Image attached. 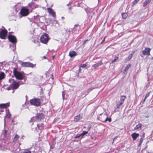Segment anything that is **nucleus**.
Returning <instances> with one entry per match:
<instances>
[{"instance_id":"obj_43","label":"nucleus","mask_w":153,"mask_h":153,"mask_svg":"<svg viewBox=\"0 0 153 153\" xmlns=\"http://www.w3.org/2000/svg\"><path fill=\"white\" fill-rule=\"evenodd\" d=\"M105 37H106L104 38L102 40V42H101V44H102L103 43V42L105 41Z\"/></svg>"},{"instance_id":"obj_54","label":"nucleus","mask_w":153,"mask_h":153,"mask_svg":"<svg viewBox=\"0 0 153 153\" xmlns=\"http://www.w3.org/2000/svg\"><path fill=\"white\" fill-rule=\"evenodd\" d=\"M54 56H53V59L54 58Z\"/></svg>"},{"instance_id":"obj_50","label":"nucleus","mask_w":153,"mask_h":153,"mask_svg":"<svg viewBox=\"0 0 153 153\" xmlns=\"http://www.w3.org/2000/svg\"><path fill=\"white\" fill-rule=\"evenodd\" d=\"M3 63V62H0V64H2Z\"/></svg>"},{"instance_id":"obj_29","label":"nucleus","mask_w":153,"mask_h":153,"mask_svg":"<svg viewBox=\"0 0 153 153\" xmlns=\"http://www.w3.org/2000/svg\"><path fill=\"white\" fill-rule=\"evenodd\" d=\"M122 16L123 19H125L126 18L127 16V14L126 13H122Z\"/></svg>"},{"instance_id":"obj_3","label":"nucleus","mask_w":153,"mask_h":153,"mask_svg":"<svg viewBox=\"0 0 153 153\" xmlns=\"http://www.w3.org/2000/svg\"><path fill=\"white\" fill-rule=\"evenodd\" d=\"M8 38L10 42L13 43L14 50L15 49L16 44L17 42L15 36L12 35H9L8 36Z\"/></svg>"},{"instance_id":"obj_49","label":"nucleus","mask_w":153,"mask_h":153,"mask_svg":"<svg viewBox=\"0 0 153 153\" xmlns=\"http://www.w3.org/2000/svg\"><path fill=\"white\" fill-rule=\"evenodd\" d=\"M146 99H145V98H144V100H143V102L145 101V100H146Z\"/></svg>"},{"instance_id":"obj_1","label":"nucleus","mask_w":153,"mask_h":153,"mask_svg":"<svg viewBox=\"0 0 153 153\" xmlns=\"http://www.w3.org/2000/svg\"><path fill=\"white\" fill-rule=\"evenodd\" d=\"M40 40L41 42L44 44H46L49 40L48 34L46 33H44L41 37Z\"/></svg>"},{"instance_id":"obj_53","label":"nucleus","mask_w":153,"mask_h":153,"mask_svg":"<svg viewBox=\"0 0 153 153\" xmlns=\"http://www.w3.org/2000/svg\"><path fill=\"white\" fill-rule=\"evenodd\" d=\"M62 19H64V17H62Z\"/></svg>"},{"instance_id":"obj_15","label":"nucleus","mask_w":153,"mask_h":153,"mask_svg":"<svg viewBox=\"0 0 153 153\" xmlns=\"http://www.w3.org/2000/svg\"><path fill=\"white\" fill-rule=\"evenodd\" d=\"M29 6H30L32 8H35L37 7H38V5L35 4V3L33 1H32L29 4Z\"/></svg>"},{"instance_id":"obj_45","label":"nucleus","mask_w":153,"mask_h":153,"mask_svg":"<svg viewBox=\"0 0 153 153\" xmlns=\"http://www.w3.org/2000/svg\"><path fill=\"white\" fill-rule=\"evenodd\" d=\"M64 92H62V98H63V99H64Z\"/></svg>"},{"instance_id":"obj_40","label":"nucleus","mask_w":153,"mask_h":153,"mask_svg":"<svg viewBox=\"0 0 153 153\" xmlns=\"http://www.w3.org/2000/svg\"><path fill=\"white\" fill-rule=\"evenodd\" d=\"M145 137V133H143L140 139H142L143 140V138H144Z\"/></svg>"},{"instance_id":"obj_32","label":"nucleus","mask_w":153,"mask_h":153,"mask_svg":"<svg viewBox=\"0 0 153 153\" xmlns=\"http://www.w3.org/2000/svg\"><path fill=\"white\" fill-rule=\"evenodd\" d=\"M134 51H133L132 52V53L129 55L128 57V59L129 60L133 56V53H134Z\"/></svg>"},{"instance_id":"obj_21","label":"nucleus","mask_w":153,"mask_h":153,"mask_svg":"<svg viewBox=\"0 0 153 153\" xmlns=\"http://www.w3.org/2000/svg\"><path fill=\"white\" fill-rule=\"evenodd\" d=\"M36 117L38 119L41 120L44 118V115L42 113H39L37 115Z\"/></svg>"},{"instance_id":"obj_30","label":"nucleus","mask_w":153,"mask_h":153,"mask_svg":"<svg viewBox=\"0 0 153 153\" xmlns=\"http://www.w3.org/2000/svg\"><path fill=\"white\" fill-rule=\"evenodd\" d=\"M22 81H20L19 82V83L20 84L22 85L23 84H24L25 83V82L26 81V79H25V78H24L23 80H22Z\"/></svg>"},{"instance_id":"obj_20","label":"nucleus","mask_w":153,"mask_h":153,"mask_svg":"<svg viewBox=\"0 0 153 153\" xmlns=\"http://www.w3.org/2000/svg\"><path fill=\"white\" fill-rule=\"evenodd\" d=\"M76 54V53L74 51H71L69 53V56L71 58L74 57Z\"/></svg>"},{"instance_id":"obj_22","label":"nucleus","mask_w":153,"mask_h":153,"mask_svg":"<svg viewBox=\"0 0 153 153\" xmlns=\"http://www.w3.org/2000/svg\"><path fill=\"white\" fill-rule=\"evenodd\" d=\"M37 127H35V129L36 130H38V129L39 130H42L43 128V124H41L40 125L37 124Z\"/></svg>"},{"instance_id":"obj_27","label":"nucleus","mask_w":153,"mask_h":153,"mask_svg":"<svg viewBox=\"0 0 153 153\" xmlns=\"http://www.w3.org/2000/svg\"><path fill=\"white\" fill-rule=\"evenodd\" d=\"M4 76V74L3 72H1L0 74V80L2 79Z\"/></svg>"},{"instance_id":"obj_18","label":"nucleus","mask_w":153,"mask_h":153,"mask_svg":"<svg viewBox=\"0 0 153 153\" xmlns=\"http://www.w3.org/2000/svg\"><path fill=\"white\" fill-rule=\"evenodd\" d=\"M139 134L136 133H134L131 134V136L133 138V140H134L139 136Z\"/></svg>"},{"instance_id":"obj_38","label":"nucleus","mask_w":153,"mask_h":153,"mask_svg":"<svg viewBox=\"0 0 153 153\" xmlns=\"http://www.w3.org/2000/svg\"><path fill=\"white\" fill-rule=\"evenodd\" d=\"M149 95V93H147L145 96V99H146Z\"/></svg>"},{"instance_id":"obj_2","label":"nucleus","mask_w":153,"mask_h":153,"mask_svg":"<svg viewBox=\"0 0 153 153\" xmlns=\"http://www.w3.org/2000/svg\"><path fill=\"white\" fill-rule=\"evenodd\" d=\"M13 74L16 79H18L23 80L25 78V76L23 75L16 70L14 71Z\"/></svg>"},{"instance_id":"obj_10","label":"nucleus","mask_w":153,"mask_h":153,"mask_svg":"<svg viewBox=\"0 0 153 153\" xmlns=\"http://www.w3.org/2000/svg\"><path fill=\"white\" fill-rule=\"evenodd\" d=\"M104 117H105V119H102V121L103 122H106L108 121L109 122H111V118H108V116L107 114H104L103 115Z\"/></svg>"},{"instance_id":"obj_39","label":"nucleus","mask_w":153,"mask_h":153,"mask_svg":"<svg viewBox=\"0 0 153 153\" xmlns=\"http://www.w3.org/2000/svg\"><path fill=\"white\" fill-rule=\"evenodd\" d=\"M31 152L30 151L27 150V151H24L22 153H31Z\"/></svg>"},{"instance_id":"obj_5","label":"nucleus","mask_w":153,"mask_h":153,"mask_svg":"<svg viewBox=\"0 0 153 153\" xmlns=\"http://www.w3.org/2000/svg\"><path fill=\"white\" fill-rule=\"evenodd\" d=\"M30 102L32 104L36 106L40 105V100L38 99H32L30 100Z\"/></svg>"},{"instance_id":"obj_47","label":"nucleus","mask_w":153,"mask_h":153,"mask_svg":"<svg viewBox=\"0 0 153 153\" xmlns=\"http://www.w3.org/2000/svg\"><path fill=\"white\" fill-rule=\"evenodd\" d=\"M43 57L45 59H46V57L45 56H43Z\"/></svg>"},{"instance_id":"obj_31","label":"nucleus","mask_w":153,"mask_h":153,"mask_svg":"<svg viewBox=\"0 0 153 153\" xmlns=\"http://www.w3.org/2000/svg\"><path fill=\"white\" fill-rule=\"evenodd\" d=\"M118 57L115 56L114 57V59L111 62V63H114V62H116L117 60H118Z\"/></svg>"},{"instance_id":"obj_6","label":"nucleus","mask_w":153,"mask_h":153,"mask_svg":"<svg viewBox=\"0 0 153 153\" xmlns=\"http://www.w3.org/2000/svg\"><path fill=\"white\" fill-rule=\"evenodd\" d=\"M20 13L23 16H27L29 13V10L25 7L21 9Z\"/></svg>"},{"instance_id":"obj_26","label":"nucleus","mask_w":153,"mask_h":153,"mask_svg":"<svg viewBox=\"0 0 153 153\" xmlns=\"http://www.w3.org/2000/svg\"><path fill=\"white\" fill-rule=\"evenodd\" d=\"M142 126V125L141 124H139L137 125L134 128L135 130L139 129H140Z\"/></svg>"},{"instance_id":"obj_11","label":"nucleus","mask_w":153,"mask_h":153,"mask_svg":"<svg viewBox=\"0 0 153 153\" xmlns=\"http://www.w3.org/2000/svg\"><path fill=\"white\" fill-rule=\"evenodd\" d=\"M47 9L49 13L52 15L53 17L55 18L56 16L55 12L51 8H48Z\"/></svg>"},{"instance_id":"obj_24","label":"nucleus","mask_w":153,"mask_h":153,"mask_svg":"<svg viewBox=\"0 0 153 153\" xmlns=\"http://www.w3.org/2000/svg\"><path fill=\"white\" fill-rule=\"evenodd\" d=\"M8 112L7 113V114H6V115L5 116V117H4V123L5 122V119L7 118H9L10 117H11V114L9 112V110H8Z\"/></svg>"},{"instance_id":"obj_8","label":"nucleus","mask_w":153,"mask_h":153,"mask_svg":"<svg viewBox=\"0 0 153 153\" xmlns=\"http://www.w3.org/2000/svg\"><path fill=\"white\" fill-rule=\"evenodd\" d=\"M22 66L23 67L33 68L35 65L30 62H23L22 63Z\"/></svg>"},{"instance_id":"obj_46","label":"nucleus","mask_w":153,"mask_h":153,"mask_svg":"<svg viewBox=\"0 0 153 153\" xmlns=\"http://www.w3.org/2000/svg\"><path fill=\"white\" fill-rule=\"evenodd\" d=\"M81 69L80 68H79V73H81Z\"/></svg>"},{"instance_id":"obj_14","label":"nucleus","mask_w":153,"mask_h":153,"mask_svg":"<svg viewBox=\"0 0 153 153\" xmlns=\"http://www.w3.org/2000/svg\"><path fill=\"white\" fill-rule=\"evenodd\" d=\"M80 28V27L78 24L75 25L73 28L72 30L73 32H75L78 30Z\"/></svg>"},{"instance_id":"obj_42","label":"nucleus","mask_w":153,"mask_h":153,"mask_svg":"<svg viewBox=\"0 0 153 153\" xmlns=\"http://www.w3.org/2000/svg\"><path fill=\"white\" fill-rule=\"evenodd\" d=\"M103 114H100V115H102V117H101V119H105V117H104L103 116Z\"/></svg>"},{"instance_id":"obj_35","label":"nucleus","mask_w":153,"mask_h":153,"mask_svg":"<svg viewBox=\"0 0 153 153\" xmlns=\"http://www.w3.org/2000/svg\"><path fill=\"white\" fill-rule=\"evenodd\" d=\"M139 0H134L132 2V4L133 5H135L136 4L138 1H139Z\"/></svg>"},{"instance_id":"obj_13","label":"nucleus","mask_w":153,"mask_h":153,"mask_svg":"<svg viewBox=\"0 0 153 153\" xmlns=\"http://www.w3.org/2000/svg\"><path fill=\"white\" fill-rule=\"evenodd\" d=\"M10 103L7 102L6 103L0 104V108H5L9 106Z\"/></svg>"},{"instance_id":"obj_25","label":"nucleus","mask_w":153,"mask_h":153,"mask_svg":"<svg viewBox=\"0 0 153 153\" xmlns=\"http://www.w3.org/2000/svg\"><path fill=\"white\" fill-rule=\"evenodd\" d=\"M36 117H33L31 118L30 120V123H32L30 125H31L33 124V122H35L36 121Z\"/></svg>"},{"instance_id":"obj_52","label":"nucleus","mask_w":153,"mask_h":153,"mask_svg":"<svg viewBox=\"0 0 153 153\" xmlns=\"http://www.w3.org/2000/svg\"><path fill=\"white\" fill-rule=\"evenodd\" d=\"M149 117V116H146V117L147 118V117Z\"/></svg>"},{"instance_id":"obj_23","label":"nucleus","mask_w":153,"mask_h":153,"mask_svg":"<svg viewBox=\"0 0 153 153\" xmlns=\"http://www.w3.org/2000/svg\"><path fill=\"white\" fill-rule=\"evenodd\" d=\"M152 0H146L143 3V6L145 7L148 4L150 3Z\"/></svg>"},{"instance_id":"obj_12","label":"nucleus","mask_w":153,"mask_h":153,"mask_svg":"<svg viewBox=\"0 0 153 153\" xmlns=\"http://www.w3.org/2000/svg\"><path fill=\"white\" fill-rule=\"evenodd\" d=\"M151 49L149 48H146L143 51V53L144 55H150V52Z\"/></svg>"},{"instance_id":"obj_48","label":"nucleus","mask_w":153,"mask_h":153,"mask_svg":"<svg viewBox=\"0 0 153 153\" xmlns=\"http://www.w3.org/2000/svg\"><path fill=\"white\" fill-rule=\"evenodd\" d=\"M14 120H11V122L12 123H13V122H14Z\"/></svg>"},{"instance_id":"obj_55","label":"nucleus","mask_w":153,"mask_h":153,"mask_svg":"<svg viewBox=\"0 0 153 153\" xmlns=\"http://www.w3.org/2000/svg\"><path fill=\"white\" fill-rule=\"evenodd\" d=\"M52 79H53V78L52 77Z\"/></svg>"},{"instance_id":"obj_16","label":"nucleus","mask_w":153,"mask_h":153,"mask_svg":"<svg viewBox=\"0 0 153 153\" xmlns=\"http://www.w3.org/2000/svg\"><path fill=\"white\" fill-rule=\"evenodd\" d=\"M102 64V61H100L98 63L94 64L93 65V67H94L95 69H96L100 65Z\"/></svg>"},{"instance_id":"obj_36","label":"nucleus","mask_w":153,"mask_h":153,"mask_svg":"<svg viewBox=\"0 0 153 153\" xmlns=\"http://www.w3.org/2000/svg\"><path fill=\"white\" fill-rule=\"evenodd\" d=\"M87 65L86 64H84L82 65H80V67L82 68H85L86 67Z\"/></svg>"},{"instance_id":"obj_37","label":"nucleus","mask_w":153,"mask_h":153,"mask_svg":"<svg viewBox=\"0 0 153 153\" xmlns=\"http://www.w3.org/2000/svg\"><path fill=\"white\" fill-rule=\"evenodd\" d=\"M143 139H140V141H139V146H140L142 143V142L143 141Z\"/></svg>"},{"instance_id":"obj_19","label":"nucleus","mask_w":153,"mask_h":153,"mask_svg":"<svg viewBox=\"0 0 153 153\" xmlns=\"http://www.w3.org/2000/svg\"><path fill=\"white\" fill-rule=\"evenodd\" d=\"M82 118V117L80 115H78L76 116L75 117L74 121L75 122H77L81 120Z\"/></svg>"},{"instance_id":"obj_7","label":"nucleus","mask_w":153,"mask_h":153,"mask_svg":"<svg viewBox=\"0 0 153 153\" xmlns=\"http://www.w3.org/2000/svg\"><path fill=\"white\" fill-rule=\"evenodd\" d=\"M11 80L13 81V82L11 84L10 86L11 88L13 89H16L19 86V83L17 82L13 79H9V81L11 82Z\"/></svg>"},{"instance_id":"obj_34","label":"nucleus","mask_w":153,"mask_h":153,"mask_svg":"<svg viewBox=\"0 0 153 153\" xmlns=\"http://www.w3.org/2000/svg\"><path fill=\"white\" fill-rule=\"evenodd\" d=\"M34 19L35 20H39V15H37L36 16H34Z\"/></svg>"},{"instance_id":"obj_17","label":"nucleus","mask_w":153,"mask_h":153,"mask_svg":"<svg viewBox=\"0 0 153 153\" xmlns=\"http://www.w3.org/2000/svg\"><path fill=\"white\" fill-rule=\"evenodd\" d=\"M88 133V131H84L82 132L79 135H77L76 137V138H79L80 137H82L84 135L87 134Z\"/></svg>"},{"instance_id":"obj_9","label":"nucleus","mask_w":153,"mask_h":153,"mask_svg":"<svg viewBox=\"0 0 153 153\" xmlns=\"http://www.w3.org/2000/svg\"><path fill=\"white\" fill-rule=\"evenodd\" d=\"M7 31L6 30H2L0 32V38L4 39L6 36Z\"/></svg>"},{"instance_id":"obj_4","label":"nucleus","mask_w":153,"mask_h":153,"mask_svg":"<svg viewBox=\"0 0 153 153\" xmlns=\"http://www.w3.org/2000/svg\"><path fill=\"white\" fill-rule=\"evenodd\" d=\"M126 98V96L123 95L121 96L120 100L118 102L117 104V107L115 110L119 108L121 105L123 103L124 101Z\"/></svg>"},{"instance_id":"obj_41","label":"nucleus","mask_w":153,"mask_h":153,"mask_svg":"<svg viewBox=\"0 0 153 153\" xmlns=\"http://www.w3.org/2000/svg\"><path fill=\"white\" fill-rule=\"evenodd\" d=\"M88 39H87V40H85V41L82 44V45H85L86 42H88Z\"/></svg>"},{"instance_id":"obj_28","label":"nucleus","mask_w":153,"mask_h":153,"mask_svg":"<svg viewBox=\"0 0 153 153\" xmlns=\"http://www.w3.org/2000/svg\"><path fill=\"white\" fill-rule=\"evenodd\" d=\"M19 137V136L17 134H16L14 139V141H16Z\"/></svg>"},{"instance_id":"obj_51","label":"nucleus","mask_w":153,"mask_h":153,"mask_svg":"<svg viewBox=\"0 0 153 153\" xmlns=\"http://www.w3.org/2000/svg\"><path fill=\"white\" fill-rule=\"evenodd\" d=\"M7 130H5V133L6 134V133H7Z\"/></svg>"},{"instance_id":"obj_44","label":"nucleus","mask_w":153,"mask_h":153,"mask_svg":"<svg viewBox=\"0 0 153 153\" xmlns=\"http://www.w3.org/2000/svg\"><path fill=\"white\" fill-rule=\"evenodd\" d=\"M117 136L116 137H115L113 139V141H114V140H115L117 138Z\"/></svg>"},{"instance_id":"obj_33","label":"nucleus","mask_w":153,"mask_h":153,"mask_svg":"<svg viewBox=\"0 0 153 153\" xmlns=\"http://www.w3.org/2000/svg\"><path fill=\"white\" fill-rule=\"evenodd\" d=\"M131 67V65L130 64H128L126 67L125 68V71H126L128 70V69L130 67Z\"/></svg>"}]
</instances>
